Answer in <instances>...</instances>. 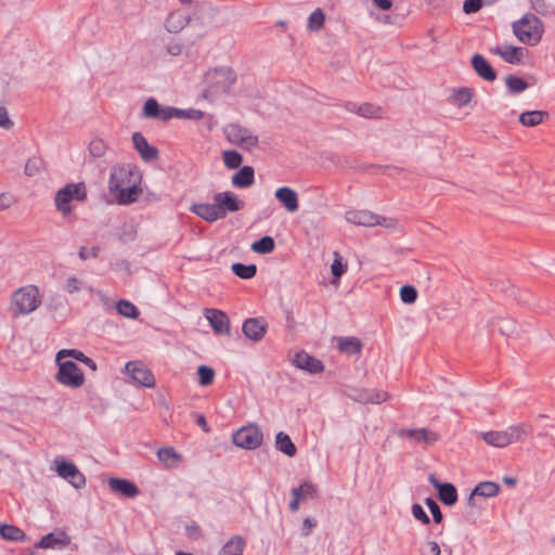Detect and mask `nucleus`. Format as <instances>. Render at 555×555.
<instances>
[{"mask_svg":"<svg viewBox=\"0 0 555 555\" xmlns=\"http://www.w3.org/2000/svg\"><path fill=\"white\" fill-rule=\"evenodd\" d=\"M412 514L417 520H420L424 525H428L430 522L428 515L425 513L424 508L417 503L412 505Z\"/></svg>","mask_w":555,"mask_h":555,"instance_id":"nucleus-58","label":"nucleus"},{"mask_svg":"<svg viewBox=\"0 0 555 555\" xmlns=\"http://www.w3.org/2000/svg\"><path fill=\"white\" fill-rule=\"evenodd\" d=\"M70 544V537L64 530H57L43 535L36 543L38 548H64Z\"/></svg>","mask_w":555,"mask_h":555,"instance_id":"nucleus-17","label":"nucleus"},{"mask_svg":"<svg viewBox=\"0 0 555 555\" xmlns=\"http://www.w3.org/2000/svg\"><path fill=\"white\" fill-rule=\"evenodd\" d=\"M400 299L408 305L414 304L417 299V291L412 285H403L400 288Z\"/></svg>","mask_w":555,"mask_h":555,"instance_id":"nucleus-52","label":"nucleus"},{"mask_svg":"<svg viewBox=\"0 0 555 555\" xmlns=\"http://www.w3.org/2000/svg\"><path fill=\"white\" fill-rule=\"evenodd\" d=\"M185 533L188 538L194 541L199 540L203 535L201 527L195 522L185 527Z\"/></svg>","mask_w":555,"mask_h":555,"instance_id":"nucleus-60","label":"nucleus"},{"mask_svg":"<svg viewBox=\"0 0 555 555\" xmlns=\"http://www.w3.org/2000/svg\"><path fill=\"white\" fill-rule=\"evenodd\" d=\"M100 248L98 246H93L92 248L88 249L87 247L82 246L79 249L78 256L81 260H87L88 258H96L99 256Z\"/></svg>","mask_w":555,"mask_h":555,"instance_id":"nucleus-63","label":"nucleus"},{"mask_svg":"<svg viewBox=\"0 0 555 555\" xmlns=\"http://www.w3.org/2000/svg\"><path fill=\"white\" fill-rule=\"evenodd\" d=\"M398 435L401 438H408L414 443H422L424 446H431L440 439L438 433L427 428H403L398 431Z\"/></svg>","mask_w":555,"mask_h":555,"instance_id":"nucleus-13","label":"nucleus"},{"mask_svg":"<svg viewBox=\"0 0 555 555\" xmlns=\"http://www.w3.org/2000/svg\"><path fill=\"white\" fill-rule=\"evenodd\" d=\"M191 210L208 222H215L224 218V210L219 207V204L214 201L211 204L201 203L194 204Z\"/></svg>","mask_w":555,"mask_h":555,"instance_id":"nucleus-18","label":"nucleus"},{"mask_svg":"<svg viewBox=\"0 0 555 555\" xmlns=\"http://www.w3.org/2000/svg\"><path fill=\"white\" fill-rule=\"evenodd\" d=\"M293 363L296 367L312 374L320 373L324 370L322 361L315 359L305 351L297 352L294 357Z\"/></svg>","mask_w":555,"mask_h":555,"instance_id":"nucleus-20","label":"nucleus"},{"mask_svg":"<svg viewBox=\"0 0 555 555\" xmlns=\"http://www.w3.org/2000/svg\"><path fill=\"white\" fill-rule=\"evenodd\" d=\"M505 83L512 93H521L528 88V83L522 78L515 75H508L505 78Z\"/></svg>","mask_w":555,"mask_h":555,"instance_id":"nucleus-45","label":"nucleus"},{"mask_svg":"<svg viewBox=\"0 0 555 555\" xmlns=\"http://www.w3.org/2000/svg\"><path fill=\"white\" fill-rule=\"evenodd\" d=\"M345 219L349 223L361 227L382 225L384 228L393 229L397 225L396 219L382 217L366 209L348 210L345 214Z\"/></svg>","mask_w":555,"mask_h":555,"instance_id":"nucleus-6","label":"nucleus"},{"mask_svg":"<svg viewBox=\"0 0 555 555\" xmlns=\"http://www.w3.org/2000/svg\"><path fill=\"white\" fill-rule=\"evenodd\" d=\"M547 117L548 113L545 111H527L520 114L519 122L526 127H535Z\"/></svg>","mask_w":555,"mask_h":555,"instance_id":"nucleus-35","label":"nucleus"},{"mask_svg":"<svg viewBox=\"0 0 555 555\" xmlns=\"http://www.w3.org/2000/svg\"><path fill=\"white\" fill-rule=\"evenodd\" d=\"M141 173L135 167L130 165H115L109 172V194L112 195L135 183H141Z\"/></svg>","mask_w":555,"mask_h":555,"instance_id":"nucleus-4","label":"nucleus"},{"mask_svg":"<svg viewBox=\"0 0 555 555\" xmlns=\"http://www.w3.org/2000/svg\"><path fill=\"white\" fill-rule=\"evenodd\" d=\"M275 198L286 208L287 211L294 212L299 208V201L296 191L288 186L279 188L275 191Z\"/></svg>","mask_w":555,"mask_h":555,"instance_id":"nucleus-24","label":"nucleus"},{"mask_svg":"<svg viewBox=\"0 0 555 555\" xmlns=\"http://www.w3.org/2000/svg\"><path fill=\"white\" fill-rule=\"evenodd\" d=\"M440 552L439 544L435 541H429L422 551V555H440Z\"/></svg>","mask_w":555,"mask_h":555,"instance_id":"nucleus-64","label":"nucleus"},{"mask_svg":"<svg viewBox=\"0 0 555 555\" xmlns=\"http://www.w3.org/2000/svg\"><path fill=\"white\" fill-rule=\"evenodd\" d=\"M268 330V323L262 318H250L244 321L242 331L246 338L260 341Z\"/></svg>","mask_w":555,"mask_h":555,"instance_id":"nucleus-16","label":"nucleus"},{"mask_svg":"<svg viewBox=\"0 0 555 555\" xmlns=\"http://www.w3.org/2000/svg\"><path fill=\"white\" fill-rule=\"evenodd\" d=\"M198 383L201 386H209L215 379V371L210 366L201 365L197 369Z\"/></svg>","mask_w":555,"mask_h":555,"instance_id":"nucleus-49","label":"nucleus"},{"mask_svg":"<svg viewBox=\"0 0 555 555\" xmlns=\"http://www.w3.org/2000/svg\"><path fill=\"white\" fill-rule=\"evenodd\" d=\"M204 315L216 334H230V320L225 312L219 309L206 308L204 310Z\"/></svg>","mask_w":555,"mask_h":555,"instance_id":"nucleus-14","label":"nucleus"},{"mask_svg":"<svg viewBox=\"0 0 555 555\" xmlns=\"http://www.w3.org/2000/svg\"><path fill=\"white\" fill-rule=\"evenodd\" d=\"M109 489L113 492L122 494L126 498H134L139 494V488L135 483L121 478H111L108 480Z\"/></svg>","mask_w":555,"mask_h":555,"instance_id":"nucleus-25","label":"nucleus"},{"mask_svg":"<svg viewBox=\"0 0 555 555\" xmlns=\"http://www.w3.org/2000/svg\"><path fill=\"white\" fill-rule=\"evenodd\" d=\"M134 149L139 152L141 158L145 162L155 160L158 157V150L149 144L145 137L141 132L132 134Z\"/></svg>","mask_w":555,"mask_h":555,"instance_id":"nucleus-21","label":"nucleus"},{"mask_svg":"<svg viewBox=\"0 0 555 555\" xmlns=\"http://www.w3.org/2000/svg\"><path fill=\"white\" fill-rule=\"evenodd\" d=\"M222 158H223L224 165L230 169H236L243 163L242 155L234 150L224 151L222 154Z\"/></svg>","mask_w":555,"mask_h":555,"instance_id":"nucleus-47","label":"nucleus"},{"mask_svg":"<svg viewBox=\"0 0 555 555\" xmlns=\"http://www.w3.org/2000/svg\"><path fill=\"white\" fill-rule=\"evenodd\" d=\"M439 500L448 506H452L457 501V490L453 483L444 482L438 490Z\"/></svg>","mask_w":555,"mask_h":555,"instance_id":"nucleus-37","label":"nucleus"},{"mask_svg":"<svg viewBox=\"0 0 555 555\" xmlns=\"http://www.w3.org/2000/svg\"><path fill=\"white\" fill-rule=\"evenodd\" d=\"M262 433L257 425H248L236 430L233 442L240 448L254 450L262 443Z\"/></svg>","mask_w":555,"mask_h":555,"instance_id":"nucleus-9","label":"nucleus"},{"mask_svg":"<svg viewBox=\"0 0 555 555\" xmlns=\"http://www.w3.org/2000/svg\"><path fill=\"white\" fill-rule=\"evenodd\" d=\"M214 201L219 204V207H221L224 210V217L227 216V212H235L243 208L244 203L237 198V196L230 192H220L215 194Z\"/></svg>","mask_w":555,"mask_h":555,"instance_id":"nucleus-22","label":"nucleus"},{"mask_svg":"<svg viewBox=\"0 0 555 555\" xmlns=\"http://www.w3.org/2000/svg\"><path fill=\"white\" fill-rule=\"evenodd\" d=\"M157 457L166 468H177L183 461L182 455L171 447L158 449Z\"/></svg>","mask_w":555,"mask_h":555,"instance_id":"nucleus-26","label":"nucleus"},{"mask_svg":"<svg viewBox=\"0 0 555 555\" xmlns=\"http://www.w3.org/2000/svg\"><path fill=\"white\" fill-rule=\"evenodd\" d=\"M14 126V122L9 117V113L5 107H0V128H3L5 130L12 129Z\"/></svg>","mask_w":555,"mask_h":555,"instance_id":"nucleus-62","label":"nucleus"},{"mask_svg":"<svg viewBox=\"0 0 555 555\" xmlns=\"http://www.w3.org/2000/svg\"><path fill=\"white\" fill-rule=\"evenodd\" d=\"M188 23L186 16L182 12H172L165 22V27L169 33H178Z\"/></svg>","mask_w":555,"mask_h":555,"instance_id":"nucleus-39","label":"nucleus"},{"mask_svg":"<svg viewBox=\"0 0 555 555\" xmlns=\"http://www.w3.org/2000/svg\"><path fill=\"white\" fill-rule=\"evenodd\" d=\"M232 271L236 276L248 280L256 275L257 267L256 264H244L236 262L232 264Z\"/></svg>","mask_w":555,"mask_h":555,"instance_id":"nucleus-44","label":"nucleus"},{"mask_svg":"<svg viewBox=\"0 0 555 555\" xmlns=\"http://www.w3.org/2000/svg\"><path fill=\"white\" fill-rule=\"evenodd\" d=\"M500 491V486L493 481L479 482L473 490V494H478L482 498L495 496Z\"/></svg>","mask_w":555,"mask_h":555,"instance_id":"nucleus-40","label":"nucleus"},{"mask_svg":"<svg viewBox=\"0 0 555 555\" xmlns=\"http://www.w3.org/2000/svg\"><path fill=\"white\" fill-rule=\"evenodd\" d=\"M512 27L517 39L528 46L538 44L544 33L543 23L531 13H527L520 20L514 22Z\"/></svg>","mask_w":555,"mask_h":555,"instance_id":"nucleus-1","label":"nucleus"},{"mask_svg":"<svg viewBox=\"0 0 555 555\" xmlns=\"http://www.w3.org/2000/svg\"><path fill=\"white\" fill-rule=\"evenodd\" d=\"M42 164L43 162L40 158H29L24 168L25 175L28 177L38 175L42 168Z\"/></svg>","mask_w":555,"mask_h":555,"instance_id":"nucleus-53","label":"nucleus"},{"mask_svg":"<svg viewBox=\"0 0 555 555\" xmlns=\"http://www.w3.org/2000/svg\"><path fill=\"white\" fill-rule=\"evenodd\" d=\"M59 371L56 373L55 379L69 388L76 389L83 385L85 375L81 369L70 360L63 361V358H60V362H57Z\"/></svg>","mask_w":555,"mask_h":555,"instance_id":"nucleus-8","label":"nucleus"},{"mask_svg":"<svg viewBox=\"0 0 555 555\" xmlns=\"http://www.w3.org/2000/svg\"><path fill=\"white\" fill-rule=\"evenodd\" d=\"M204 112L195 108L180 109L175 107V118L199 120L204 117Z\"/></svg>","mask_w":555,"mask_h":555,"instance_id":"nucleus-51","label":"nucleus"},{"mask_svg":"<svg viewBox=\"0 0 555 555\" xmlns=\"http://www.w3.org/2000/svg\"><path fill=\"white\" fill-rule=\"evenodd\" d=\"M275 448L289 457L295 456L297 453L296 446L289 436L283 431L278 433L275 436Z\"/></svg>","mask_w":555,"mask_h":555,"instance_id":"nucleus-32","label":"nucleus"},{"mask_svg":"<svg viewBox=\"0 0 555 555\" xmlns=\"http://www.w3.org/2000/svg\"><path fill=\"white\" fill-rule=\"evenodd\" d=\"M425 503L428 506V508L433 515L434 521L436 524H440L443 519V515H442V512H441L439 505L437 504V502L431 498H427L425 500Z\"/></svg>","mask_w":555,"mask_h":555,"instance_id":"nucleus-56","label":"nucleus"},{"mask_svg":"<svg viewBox=\"0 0 555 555\" xmlns=\"http://www.w3.org/2000/svg\"><path fill=\"white\" fill-rule=\"evenodd\" d=\"M356 112L360 116H363V117H366V118H372V117H377L379 115L380 108L375 107L372 104L364 103V104L358 106Z\"/></svg>","mask_w":555,"mask_h":555,"instance_id":"nucleus-55","label":"nucleus"},{"mask_svg":"<svg viewBox=\"0 0 555 555\" xmlns=\"http://www.w3.org/2000/svg\"><path fill=\"white\" fill-rule=\"evenodd\" d=\"M87 197V190L85 183H69L59 190L55 195V206L64 216L70 214L72 208L69 203L75 198L77 201H85Z\"/></svg>","mask_w":555,"mask_h":555,"instance_id":"nucleus-7","label":"nucleus"},{"mask_svg":"<svg viewBox=\"0 0 555 555\" xmlns=\"http://www.w3.org/2000/svg\"><path fill=\"white\" fill-rule=\"evenodd\" d=\"M142 194V189L140 188V183H135L131 186H127L126 189H122L114 194H112L116 202L119 205H129L139 198V196Z\"/></svg>","mask_w":555,"mask_h":555,"instance_id":"nucleus-27","label":"nucleus"},{"mask_svg":"<svg viewBox=\"0 0 555 555\" xmlns=\"http://www.w3.org/2000/svg\"><path fill=\"white\" fill-rule=\"evenodd\" d=\"M207 88L205 96H216L228 93L236 81L235 72L228 66L209 69L205 75Z\"/></svg>","mask_w":555,"mask_h":555,"instance_id":"nucleus-2","label":"nucleus"},{"mask_svg":"<svg viewBox=\"0 0 555 555\" xmlns=\"http://www.w3.org/2000/svg\"><path fill=\"white\" fill-rule=\"evenodd\" d=\"M274 247V240L269 235H266L251 244V250L257 254H269L273 251Z\"/></svg>","mask_w":555,"mask_h":555,"instance_id":"nucleus-43","label":"nucleus"},{"mask_svg":"<svg viewBox=\"0 0 555 555\" xmlns=\"http://www.w3.org/2000/svg\"><path fill=\"white\" fill-rule=\"evenodd\" d=\"M531 8L538 14L547 15L550 13V5L545 0H530Z\"/></svg>","mask_w":555,"mask_h":555,"instance_id":"nucleus-59","label":"nucleus"},{"mask_svg":"<svg viewBox=\"0 0 555 555\" xmlns=\"http://www.w3.org/2000/svg\"><path fill=\"white\" fill-rule=\"evenodd\" d=\"M125 370L134 384L144 387H154L155 377L143 362L129 361L126 363Z\"/></svg>","mask_w":555,"mask_h":555,"instance_id":"nucleus-10","label":"nucleus"},{"mask_svg":"<svg viewBox=\"0 0 555 555\" xmlns=\"http://www.w3.org/2000/svg\"><path fill=\"white\" fill-rule=\"evenodd\" d=\"M473 95H474V91L472 88L462 87V88L453 91L452 101L459 107H463L470 102Z\"/></svg>","mask_w":555,"mask_h":555,"instance_id":"nucleus-41","label":"nucleus"},{"mask_svg":"<svg viewBox=\"0 0 555 555\" xmlns=\"http://www.w3.org/2000/svg\"><path fill=\"white\" fill-rule=\"evenodd\" d=\"M72 357L87 366H89L92 371H96V363L89 357H87L83 352L77 349H62L56 354V362H60V358Z\"/></svg>","mask_w":555,"mask_h":555,"instance_id":"nucleus-33","label":"nucleus"},{"mask_svg":"<svg viewBox=\"0 0 555 555\" xmlns=\"http://www.w3.org/2000/svg\"><path fill=\"white\" fill-rule=\"evenodd\" d=\"M337 347L344 353L358 354L361 352L362 344L357 337H339Z\"/></svg>","mask_w":555,"mask_h":555,"instance_id":"nucleus-36","label":"nucleus"},{"mask_svg":"<svg viewBox=\"0 0 555 555\" xmlns=\"http://www.w3.org/2000/svg\"><path fill=\"white\" fill-rule=\"evenodd\" d=\"M141 117L168 121L175 118V107L162 106L155 99L151 98L144 103Z\"/></svg>","mask_w":555,"mask_h":555,"instance_id":"nucleus-11","label":"nucleus"},{"mask_svg":"<svg viewBox=\"0 0 555 555\" xmlns=\"http://www.w3.org/2000/svg\"><path fill=\"white\" fill-rule=\"evenodd\" d=\"M480 437L486 443L492 447L504 448L509 444L505 430L480 433Z\"/></svg>","mask_w":555,"mask_h":555,"instance_id":"nucleus-31","label":"nucleus"},{"mask_svg":"<svg viewBox=\"0 0 555 555\" xmlns=\"http://www.w3.org/2000/svg\"><path fill=\"white\" fill-rule=\"evenodd\" d=\"M255 182V170L250 166L242 167L233 177L232 184L236 188H248Z\"/></svg>","mask_w":555,"mask_h":555,"instance_id":"nucleus-30","label":"nucleus"},{"mask_svg":"<svg viewBox=\"0 0 555 555\" xmlns=\"http://www.w3.org/2000/svg\"><path fill=\"white\" fill-rule=\"evenodd\" d=\"M334 261L331 266L332 274L335 279H339L347 270V264L343 263L340 255L335 251L334 253Z\"/></svg>","mask_w":555,"mask_h":555,"instance_id":"nucleus-54","label":"nucleus"},{"mask_svg":"<svg viewBox=\"0 0 555 555\" xmlns=\"http://www.w3.org/2000/svg\"><path fill=\"white\" fill-rule=\"evenodd\" d=\"M107 151V144L102 139H93L88 145L89 155L92 158H100L105 155Z\"/></svg>","mask_w":555,"mask_h":555,"instance_id":"nucleus-46","label":"nucleus"},{"mask_svg":"<svg viewBox=\"0 0 555 555\" xmlns=\"http://www.w3.org/2000/svg\"><path fill=\"white\" fill-rule=\"evenodd\" d=\"M223 132L231 144H234L245 151H251L259 143L258 135L240 124L232 122L227 125Z\"/></svg>","mask_w":555,"mask_h":555,"instance_id":"nucleus-5","label":"nucleus"},{"mask_svg":"<svg viewBox=\"0 0 555 555\" xmlns=\"http://www.w3.org/2000/svg\"><path fill=\"white\" fill-rule=\"evenodd\" d=\"M508 443L524 441L531 433L532 426L527 423H519L505 429Z\"/></svg>","mask_w":555,"mask_h":555,"instance_id":"nucleus-29","label":"nucleus"},{"mask_svg":"<svg viewBox=\"0 0 555 555\" xmlns=\"http://www.w3.org/2000/svg\"><path fill=\"white\" fill-rule=\"evenodd\" d=\"M116 310L120 315L129 319H137L140 314L138 308L132 302L124 299L116 302Z\"/></svg>","mask_w":555,"mask_h":555,"instance_id":"nucleus-42","label":"nucleus"},{"mask_svg":"<svg viewBox=\"0 0 555 555\" xmlns=\"http://www.w3.org/2000/svg\"><path fill=\"white\" fill-rule=\"evenodd\" d=\"M56 472L60 477L69 481L76 489H80L86 485L85 476L78 470L75 464L62 460L57 466Z\"/></svg>","mask_w":555,"mask_h":555,"instance_id":"nucleus-15","label":"nucleus"},{"mask_svg":"<svg viewBox=\"0 0 555 555\" xmlns=\"http://www.w3.org/2000/svg\"><path fill=\"white\" fill-rule=\"evenodd\" d=\"M482 7V0H465L463 11L467 14L478 12Z\"/></svg>","mask_w":555,"mask_h":555,"instance_id":"nucleus-61","label":"nucleus"},{"mask_svg":"<svg viewBox=\"0 0 555 555\" xmlns=\"http://www.w3.org/2000/svg\"><path fill=\"white\" fill-rule=\"evenodd\" d=\"M491 52L495 55H499L508 64H521L525 57L526 49L521 47H514L511 44L507 46H496L491 49Z\"/></svg>","mask_w":555,"mask_h":555,"instance_id":"nucleus-19","label":"nucleus"},{"mask_svg":"<svg viewBox=\"0 0 555 555\" xmlns=\"http://www.w3.org/2000/svg\"><path fill=\"white\" fill-rule=\"evenodd\" d=\"M64 288L69 294L77 293L82 288V282L75 276H69L66 280Z\"/></svg>","mask_w":555,"mask_h":555,"instance_id":"nucleus-57","label":"nucleus"},{"mask_svg":"<svg viewBox=\"0 0 555 555\" xmlns=\"http://www.w3.org/2000/svg\"><path fill=\"white\" fill-rule=\"evenodd\" d=\"M317 493V488L310 482H304L297 488H294L292 490L293 496H298L299 499L304 500L307 496H314Z\"/></svg>","mask_w":555,"mask_h":555,"instance_id":"nucleus-50","label":"nucleus"},{"mask_svg":"<svg viewBox=\"0 0 555 555\" xmlns=\"http://www.w3.org/2000/svg\"><path fill=\"white\" fill-rule=\"evenodd\" d=\"M141 117L168 121L175 118V107L162 106L155 99L151 98L144 103Z\"/></svg>","mask_w":555,"mask_h":555,"instance_id":"nucleus-12","label":"nucleus"},{"mask_svg":"<svg viewBox=\"0 0 555 555\" xmlns=\"http://www.w3.org/2000/svg\"><path fill=\"white\" fill-rule=\"evenodd\" d=\"M325 22V15L321 9L314 10L308 18V28L311 31L320 30Z\"/></svg>","mask_w":555,"mask_h":555,"instance_id":"nucleus-48","label":"nucleus"},{"mask_svg":"<svg viewBox=\"0 0 555 555\" xmlns=\"http://www.w3.org/2000/svg\"><path fill=\"white\" fill-rule=\"evenodd\" d=\"M0 535L8 541H24L26 539L25 532L16 526L0 524Z\"/></svg>","mask_w":555,"mask_h":555,"instance_id":"nucleus-38","label":"nucleus"},{"mask_svg":"<svg viewBox=\"0 0 555 555\" xmlns=\"http://www.w3.org/2000/svg\"><path fill=\"white\" fill-rule=\"evenodd\" d=\"M472 66L476 74L482 79L487 81H494L496 79V72L481 54L473 55Z\"/></svg>","mask_w":555,"mask_h":555,"instance_id":"nucleus-23","label":"nucleus"},{"mask_svg":"<svg viewBox=\"0 0 555 555\" xmlns=\"http://www.w3.org/2000/svg\"><path fill=\"white\" fill-rule=\"evenodd\" d=\"M388 392L384 390H377V389H362L358 391L356 400L367 404V403H374L379 404L382 402H385L388 399Z\"/></svg>","mask_w":555,"mask_h":555,"instance_id":"nucleus-28","label":"nucleus"},{"mask_svg":"<svg viewBox=\"0 0 555 555\" xmlns=\"http://www.w3.org/2000/svg\"><path fill=\"white\" fill-rule=\"evenodd\" d=\"M245 540L241 535H233L220 550L218 555H242Z\"/></svg>","mask_w":555,"mask_h":555,"instance_id":"nucleus-34","label":"nucleus"},{"mask_svg":"<svg viewBox=\"0 0 555 555\" xmlns=\"http://www.w3.org/2000/svg\"><path fill=\"white\" fill-rule=\"evenodd\" d=\"M41 305V296L36 285H26L13 293L12 313L14 317L34 312Z\"/></svg>","mask_w":555,"mask_h":555,"instance_id":"nucleus-3","label":"nucleus"}]
</instances>
